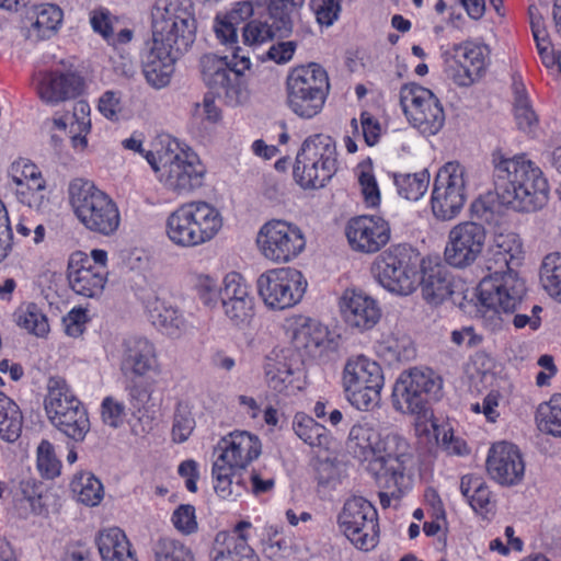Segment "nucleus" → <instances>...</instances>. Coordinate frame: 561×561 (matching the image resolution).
Returning a JSON list of instances; mask_svg holds the SVG:
<instances>
[{
  "label": "nucleus",
  "instance_id": "8",
  "mask_svg": "<svg viewBox=\"0 0 561 561\" xmlns=\"http://www.w3.org/2000/svg\"><path fill=\"white\" fill-rule=\"evenodd\" d=\"M251 67L248 56L241 54L237 47L231 59L213 53L204 54L199 58V69L203 82L221 94L226 103L231 106L248 101L250 92L244 72Z\"/></svg>",
  "mask_w": 561,
  "mask_h": 561
},
{
  "label": "nucleus",
  "instance_id": "62",
  "mask_svg": "<svg viewBox=\"0 0 561 561\" xmlns=\"http://www.w3.org/2000/svg\"><path fill=\"white\" fill-rule=\"evenodd\" d=\"M213 30L217 41L236 50L238 47V26L222 13H217L214 19Z\"/></svg>",
  "mask_w": 561,
  "mask_h": 561
},
{
  "label": "nucleus",
  "instance_id": "52",
  "mask_svg": "<svg viewBox=\"0 0 561 561\" xmlns=\"http://www.w3.org/2000/svg\"><path fill=\"white\" fill-rule=\"evenodd\" d=\"M378 354L390 363L410 359L414 350L409 337L401 335H383L377 346Z\"/></svg>",
  "mask_w": 561,
  "mask_h": 561
},
{
  "label": "nucleus",
  "instance_id": "9",
  "mask_svg": "<svg viewBox=\"0 0 561 561\" xmlns=\"http://www.w3.org/2000/svg\"><path fill=\"white\" fill-rule=\"evenodd\" d=\"M44 410L51 425L75 442H82L90 431L83 403L62 377L47 380Z\"/></svg>",
  "mask_w": 561,
  "mask_h": 561
},
{
  "label": "nucleus",
  "instance_id": "32",
  "mask_svg": "<svg viewBox=\"0 0 561 561\" xmlns=\"http://www.w3.org/2000/svg\"><path fill=\"white\" fill-rule=\"evenodd\" d=\"M458 51V67L450 69V78L459 87H470L486 69L490 48L485 44L465 42L456 49Z\"/></svg>",
  "mask_w": 561,
  "mask_h": 561
},
{
  "label": "nucleus",
  "instance_id": "39",
  "mask_svg": "<svg viewBox=\"0 0 561 561\" xmlns=\"http://www.w3.org/2000/svg\"><path fill=\"white\" fill-rule=\"evenodd\" d=\"M241 471L214 460L211 467L213 486L220 499L236 501L248 490Z\"/></svg>",
  "mask_w": 561,
  "mask_h": 561
},
{
  "label": "nucleus",
  "instance_id": "19",
  "mask_svg": "<svg viewBox=\"0 0 561 561\" xmlns=\"http://www.w3.org/2000/svg\"><path fill=\"white\" fill-rule=\"evenodd\" d=\"M307 279L294 267H275L262 273L256 280L257 293L264 305L284 310L299 304L307 290Z\"/></svg>",
  "mask_w": 561,
  "mask_h": 561
},
{
  "label": "nucleus",
  "instance_id": "27",
  "mask_svg": "<svg viewBox=\"0 0 561 561\" xmlns=\"http://www.w3.org/2000/svg\"><path fill=\"white\" fill-rule=\"evenodd\" d=\"M490 477L501 485H516L525 474V462L518 447L512 443L493 444L486 457Z\"/></svg>",
  "mask_w": 561,
  "mask_h": 561
},
{
  "label": "nucleus",
  "instance_id": "14",
  "mask_svg": "<svg viewBox=\"0 0 561 561\" xmlns=\"http://www.w3.org/2000/svg\"><path fill=\"white\" fill-rule=\"evenodd\" d=\"M342 385L351 404L367 411L380 401L383 373L377 362L364 355L354 356L344 365Z\"/></svg>",
  "mask_w": 561,
  "mask_h": 561
},
{
  "label": "nucleus",
  "instance_id": "31",
  "mask_svg": "<svg viewBox=\"0 0 561 561\" xmlns=\"http://www.w3.org/2000/svg\"><path fill=\"white\" fill-rule=\"evenodd\" d=\"M252 524L239 522L230 533H218L215 538L211 561H260L248 540Z\"/></svg>",
  "mask_w": 561,
  "mask_h": 561
},
{
  "label": "nucleus",
  "instance_id": "61",
  "mask_svg": "<svg viewBox=\"0 0 561 561\" xmlns=\"http://www.w3.org/2000/svg\"><path fill=\"white\" fill-rule=\"evenodd\" d=\"M22 432V414L19 407L0 413V437L7 442H15Z\"/></svg>",
  "mask_w": 561,
  "mask_h": 561
},
{
  "label": "nucleus",
  "instance_id": "41",
  "mask_svg": "<svg viewBox=\"0 0 561 561\" xmlns=\"http://www.w3.org/2000/svg\"><path fill=\"white\" fill-rule=\"evenodd\" d=\"M329 331L320 322L306 317H299L291 324V340L297 350L311 353L324 345Z\"/></svg>",
  "mask_w": 561,
  "mask_h": 561
},
{
  "label": "nucleus",
  "instance_id": "7",
  "mask_svg": "<svg viewBox=\"0 0 561 561\" xmlns=\"http://www.w3.org/2000/svg\"><path fill=\"white\" fill-rule=\"evenodd\" d=\"M424 259L412 247L392 244L379 253L371 263V275L387 291L409 296L419 285Z\"/></svg>",
  "mask_w": 561,
  "mask_h": 561
},
{
  "label": "nucleus",
  "instance_id": "25",
  "mask_svg": "<svg viewBox=\"0 0 561 561\" xmlns=\"http://www.w3.org/2000/svg\"><path fill=\"white\" fill-rule=\"evenodd\" d=\"M33 87L43 103L57 105L80 95L84 81L72 69H49L34 73Z\"/></svg>",
  "mask_w": 561,
  "mask_h": 561
},
{
  "label": "nucleus",
  "instance_id": "28",
  "mask_svg": "<svg viewBox=\"0 0 561 561\" xmlns=\"http://www.w3.org/2000/svg\"><path fill=\"white\" fill-rule=\"evenodd\" d=\"M339 306L345 324L359 332L373 329L381 317L378 302L362 290L346 289Z\"/></svg>",
  "mask_w": 561,
  "mask_h": 561
},
{
  "label": "nucleus",
  "instance_id": "12",
  "mask_svg": "<svg viewBox=\"0 0 561 561\" xmlns=\"http://www.w3.org/2000/svg\"><path fill=\"white\" fill-rule=\"evenodd\" d=\"M336 171V148L325 134L306 138L293 169L295 181L304 188H320Z\"/></svg>",
  "mask_w": 561,
  "mask_h": 561
},
{
  "label": "nucleus",
  "instance_id": "40",
  "mask_svg": "<svg viewBox=\"0 0 561 561\" xmlns=\"http://www.w3.org/2000/svg\"><path fill=\"white\" fill-rule=\"evenodd\" d=\"M90 111V105L87 102L79 101L73 106L69 123L64 118L54 119V125L59 130H65L69 126L71 146L80 152L88 147L87 136L91 130Z\"/></svg>",
  "mask_w": 561,
  "mask_h": 561
},
{
  "label": "nucleus",
  "instance_id": "45",
  "mask_svg": "<svg viewBox=\"0 0 561 561\" xmlns=\"http://www.w3.org/2000/svg\"><path fill=\"white\" fill-rule=\"evenodd\" d=\"M16 324L28 333L45 337L49 333V323L46 314L34 302H27L15 311Z\"/></svg>",
  "mask_w": 561,
  "mask_h": 561
},
{
  "label": "nucleus",
  "instance_id": "37",
  "mask_svg": "<svg viewBox=\"0 0 561 561\" xmlns=\"http://www.w3.org/2000/svg\"><path fill=\"white\" fill-rule=\"evenodd\" d=\"M95 543L102 561H138L129 539L118 527L100 530Z\"/></svg>",
  "mask_w": 561,
  "mask_h": 561
},
{
  "label": "nucleus",
  "instance_id": "10",
  "mask_svg": "<svg viewBox=\"0 0 561 561\" xmlns=\"http://www.w3.org/2000/svg\"><path fill=\"white\" fill-rule=\"evenodd\" d=\"M331 84L327 70L310 62L294 68L286 80V102L300 118L311 119L324 108Z\"/></svg>",
  "mask_w": 561,
  "mask_h": 561
},
{
  "label": "nucleus",
  "instance_id": "1",
  "mask_svg": "<svg viewBox=\"0 0 561 561\" xmlns=\"http://www.w3.org/2000/svg\"><path fill=\"white\" fill-rule=\"evenodd\" d=\"M125 149L141 153L168 190L188 193L202 185L206 169L197 153L170 135L159 136L152 149L145 151L142 140L131 136L122 141Z\"/></svg>",
  "mask_w": 561,
  "mask_h": 561
},
{
  "label": "nucleus",
  "instance_id": "21",
  "mask_svg": "<svg viewBox=\"0 0 561 561\" xmlns=\"http://www.w3.org/2000/svg\"><path fill=\"white\" fill-rule=\"evenodd\" d=\"M220 305L226 319L239 329L249 327L255 314V298L247 279L237 272L225 275L221 282Z\"/></svg>",
  "mask_w": 561,
  "mask_h": 561
},
{
  "label": "nucleus",
  "instance_id": "23",
  "mask_svg": "<svg viewBox=\"0 0 561 561\" xmlns=\"http://www.w3.org/2000/svg\"><path fill=\"white\" fill-rule=\"evenodd\" d=\"M345 237L352 251L375 254L389 243L391 227L389 221L380 216H355L346 222Z\"/></svg>",
  "mask_w": 561,
  "mask_h": 561
},
{
  "label": "nucleus",
  "instance_id": "5",
  "mask_svg": "<svg viewBox=\"0 0 561 561\" xmlns=\"http://www.w3.org/2000/svg\"><path fill=\"white\" fill-rule=\"evenodd\" d=\"M478 314L490 332L500 331L504 316L512 313L525 294V284L516 272L493 271L477 288Z\"/></svg>",
  "mask_w": 561,
  "mask_h": 561
},
{
  "label": "nucleus",
  "instance_id": "50",
  "mask_svg": "<svg viewBox=\"0 0 561 561\" xmlns=\"http://www.w3.org/2000/svg\"><path fill=\"white\" fill-rule=\"evenodd\" d=\"M540 282L543 289L561 302V253L554 252L545 256L540 267Z\"/></svg>",
  "mask_w": 561,
  "mask_h": 561
},
{
  "label": "nucleus",
  "instance_id": "57",
  "mask_svg": "<svg viewBox=\"0 0 561 561\" xmlns=\"http://www.w3.org/2000/svg\"><path fill=\"white\" fill-rule=\"evenodd\" d=\"M196 422L192 407L187 402H179L175 407L172 424V439L175 443H184L192 435Z\"/></svg>",
  "mask_w": 561,
  "mask_h": 561
},
{
  "label": "nucleus",
  "instance_id": "36",
  "mask_svg": "<svg viewBox=\"0 0 561 561\" xmlns=\"http://www.w3.org/2000/svg\"><path fill=\"white\" fill-rule=\"evenodd\" d=\"M423 299L431 306H439L454 295V279L447 270L439 264L424 261L419 285Z\"/></svg>",
  "mask_w": 561,
  "mask_h": 561
},
{
  "label": "nucleus",
  "instance_id": "2",
  "mask_svg": "<svg viewBox=\"0 0 561 561\" xmlns=\"http://www.w3.org/2000/svg\"><path fill=\"white\" fill-rule=\"evenodd\" d=\"M495 187L502 202L517 211H534L548 201L549 185L541 169L525 154H494Z\"/></svg>",
  "mask_w": 561,
  "mask_h": 561
},
{
  "label": "nucleus",
  "instance_id": "18",
  "mask_svg": "<svg viewBox=\"0 0 561 561\" xmlns=\"http://www.w3.org/2000/svg\"><path fill=\"white\" fill-rule=\"evenodd\" d=\"M340 531L360 551H371L378 545V514L375 506L362 496L345 501L337 516Z\"/></svg>",
  "mask_w": 561,
  "mask_h": 561
},
{
  "label": "nucleus",
  "instance_id": "11",
  "mask_svg": "<svg viewBox=\"0 0 561 561\" xmlns=\"http://www.w3.org/2000/svg\"><path fill=\"white\" fill-rule=\"evenodd\" d=\"M442 379L432 369L411 368L402 371L392 390L393 408L419 420L428 419V405L440 397Z\"/></svg>",
  "mask_w": 561,
  "mask_h": 561
},
{
  "label": "nucleus",
  "instance_id": "33",
  "mask_svg": "<svg viewBox=\"0 0 561 561\" xmlns=\"http://www.w3.org/2000/svg\"><path fill=\"white\" fill-rule=\"evenodd\" d=\"M410 462L394 460L386 468V465L380 461L373 462L369 473L380 489L379 500L383 508L390 506L391 500H399L407 491L409 479L405 471Z\"/></svg>",
  "mask_w": 561,
  "mask_h": 561
},
{
  "label": "nucleus",
  "instance_id": "60",
  "mask_svg": "<svg viewBox=\"0 0 561 561\" xmlns=\"http://www.w3.org/2000/svg\"><path fill=\"white\" fill-rule=\"evenodd\" d=\"M310 9L319 25L332 26L342 12V0H310Z\"/></svg>",
  "mask_w": 561,
  "mask_h": 561
},
{
  "label": "nucleus",
  "instance_id": "26",
  "mask_svg": "<svg viewBox=\"0 0 561 561\" xmlns=\"http://www.w3.org/2000/svg\"><path fill=\"white\" fill-rule=\"evenodd\" d=\"M261 453V439L248 431H233L225 435L214 450L216 461L239 470L248 468Z\"/></svg>",
  "mask_w": 561,
  "mask_h": 561
},
{
  "label": "nucleus",
  "instance_id": "43",
  "mask_svg": "<svg viewBox=\"0 0 561 561\" xmlns=\"http://www.w3.org/2000/svg\"><path fill=\"white\" fill-rule=\"evenodd\" d=\"M293 428L296 435L311 447L328 448L330 443L329 431L305 413H297L294 417Z\"/></svg>",
  "mask_w": 561,
  "mask_h": 561
},
{
  "label": "nucleus",
  "instance_id": "54",
  "mask_svg": "<svg viewBox=\"0 0 561 561\" xmlns=\"http://www.w3.org/2000/svg\"><path fill=\"white\" fill-rule=\"evenodd\" d=\"M428 426L433 430V435L437 444L450 455L465 456L470 449L467 443L454 435L451 427L448 425H437L434 421L424 423V432H428Z\"/></svg>",
  "mask_w": 561,
  "mask_h": 561
},
{
  "label": "nucleus",
  "instance_id": "46",
  "mask_svg": "<svg viewBox=\"0 0 561 561\" xmlns=\"http://www.w3.org/2000/svg\"><path fill=\"white\" fill-rule=\"evenodd\" d=\"M71 490L78 502L87 506L99 505L104 495L101 481L89 472L75 476L71 481Z\"/></svg>",
  "mask_w": 561,
  "mask_h": 561
},
{
  "label": "nucleus",
  "instance_id": "34",
  "mask_svg": "<svg viewBox=\"0 0 561 561\" xmlns=\"http://www.w3.org/2000/svg\"><path fill=\"white\" fill-rule=\"evenodd\" d=\"M524 257L523 243L515 232H496L488 250L489 271L516 272Z\"/></svg>",
  "mask_w": 561,
  "mask_h": 561
},
{
  "label": "nucleus",
  "instance_id": "4",
  "mask_svg": "<svg viewBox=\"0 0 561 561\" xmlns=\"http://www.w3.org/2000/svg\"><path fill=\"white\" fill-rule=\"evenodd\" d=\"M70 206L82 226L95 234L111 237L121 225V213L114 199L92 181L77 178L68 185Z\"/></svg>",
  "mask_w": 561,
  "mask_h": 561
},
{
  "label": "nucleus",
  "instance_id": "56",
  "mask_svg": "<svg viewBox=\"0 0 561 561\" xmlns=\"http://www.w3.org/2000/svg\"><path fill=\"white\" fill-rule=\"evenodd\" d=\"M36 468L44 479H55L60 474L61 461L58 459L54 445L43 439L36 449Z\"/></svg>",
  "mask_w": 561,
  "mask_h": 561
},
{
  "label": "nucleus",
  "instance_id": "30",
  "mask_svg": "<svg viewBox=\"0 0 561 561\" xmlns=\"http://www.w3.org/2000/svg\"><path fill=\"white\" fill-rule=\"evenodd\" d=\"M145 314L148 321L162 334L180 337L191 324L183 312L167 298L149 294L144 299Z\"/></svg>",
  "mask_w": 561,
  "mask_h": 561
},
{
  "label": "nucleus",
  "instance_id": "16",
  "mask_svg": "<svg viewBox=\"0 0 561 561\" xmlns=\"http://www.w3.org/2000/svg\"><path fill=\"white\" fill-rule=\"evenodd\" d=\"M260 254L274 264L289 263L306 249V237L296 224L272 219L261 226L256 234Z\"/></svg>",
  "mask_w": 561,
  "mask_h": 561
},
{
  "label": "nucleus",
  "instance_id": "51",
  "mask_svg": "<svg viewBox=\"0 0 561 561\" xmlns=\"http://www.w3.org/2000/svg\"><path fill=\"white\" fill-rule=\"evenodd\" d=\"M305 0H267L268 20L276 23L280 35L291 32V14L300 9Z\"/></svg>",
  "mask_w": 561,
  "mask_h": 561
},
{
  "label": "nucleus",
  "instance_id": "17",
  "mask_svg": "<svg viewBox=\"0 0 561 561\" xmlns=\"http://www.w3.org/2000/svg\"><path fill=\"white\" fill-rule=\"evenodd\" d=\"M469 176L466 168L457 161L446 162L436 173L431 206L439 220H451L462 209L467 199Z\"/></svg>",
  "mask_w": 561,
  "mask_h": 561
},
{
  "label": "nucleus",
  "instance_id": "38",
  "mask_svg": "<svg viewBox=\"0 0 561 561\" xmlns=\"http://www.w3.org/2000/svg\"><path fill=\"white\" fill-rule=\"evenodd\" d=\"M64 13L61 9L51 3L33 5L27 13L31 25L27 28L30 38L36 41L51 37L61 25Z\"/></svg>",
  "mask_w": 561,
  "mask_h": 561
},
{
  "label": "nucleus",
  "instance_id": "58",
  "mask_svg": "<svg viewBox=\"0 0 561 561\" xmlns=\"http://www.w3.org/2000/svg\"><path fill=\"white\" fill-rule=\"evenodd\" d=\"M18 199L30 208L42 209L47 203L46 182L44 179L31 181L15 188Z\"/></svg>",
  "mask_w": 561,
  "mask_h": 561
},
{
  "label": "nucleus",
  "instance_id": "55",
  "mask_svg": "<svg viewBox=\"0 0 561 561\" xmlns=\"http://www.w3.org/2000/svg\"><path fill=\"white\" fill-rule=\"evenodd\" d=\"M154 561H195L192 549L179 540L160 538L153 547Z\"/></svg>",
  "mask_w": 561,
  "mask_h": 561
},
{
  "label": "nucleus",
  "instance_id": "22",
  "mask_svg": "<svg viewBox=\"0 0 561 561\" xmlns=\"http://www.w3.org/2000/svg\"><path fill=\"white\" fill-rule=\"evenodd\" d=\"M264 374L268 388L284 397L297 394L306 385L300 362L291 350L273 351L265 359Z\"/></svg>",
  "mask_w": 561,
  "mask_h": 561
},
{
  "label": "nucleus",
  "instance_id": "24",
  "mask_svg": "<svg viewBox=\"0 0 561 561\" xmlns=\"http://www.w3.org/2000/svg\"><path fill=\"white\" fill-rule=\"evenodd\" d=\"M119 369L127 378H148L161 373L156 345L146 336L125 337L118 350Z\"/></svg>",
  "mask_w": 561,
  "mask_h": 561
},
{
  "label": "nucleus",
  "instance_id": "6",
  "mask_svg": "<svg viewBox=\"0 0 561 561\" xmlns=\"http://www.w3.org/2000/svg\"><path fill=\"white\" fill-rule=\"evenodd\" d=\"M151 18L154 44L185 54L195 42L197 22L190 0H157Z\"/></svg>",
  "mask_w": 561,
  "mask_h": 561
},
{
  "label": "nucleus",
  "instance_id": "3",
  "mask_svg": "<svg viewBox=\"0 0 561 561\" xmlns=\"http://www.w3.org/2000/svg\"><path fill=\"white\" fill-rule=\"evenodd\" d=\"M222 211L206 201H192L178 206L167 218L169 240L181 248H196L213 241L224 229Z\"/></svg>",
  "mask_w": 561,
  "mask_h": 561
},
{
  "label": "nucleus",
  "instance_id": "44",
  "mask_svg": "<svg viewBox=\"0 0 561 561\" xmlns=\"http://www.w3.org/2000/svg\"><path fill=\"white\" fill-rule=\"evenodd\" d=\"M430 173L422 170L416 173H400L393 175V183L398 194L412 202L421 199L428 190Z\"/></svg>",
  "mask_w": 561,
  "mask_h": 561
},
{
  "label": "nucleus",
  "instance_id": "42",
  "mask_svg": "<svg viewBox=\"0 0 561 561\" xmlns=\"http://www.w3.org/2000/svg\"><path fill=\"white\" fill-rule=\"evenodd\" d=\"M459 489L474 512L485 514L491 511V491L482 477L472 473L462 476Z\"/></svg>",
  "mask_w": 561,
  "mask_h": 561
},
{
  "label": "nucleus",
  "instance_id": "13",
  "mask_svg": "<svg viewBox=\"0 0 561 561\" xmlns=\"http://www.w3.org/2000/svg\"><path fill=\"white\" fill-rule=\"evenodd\" d=\"M347 447L356 458L367 462L368 472L374 461L382 462L386 468L394 460H412L408 443L403 438L397 435L381 437L369 422H358L352 426Z\"/></svg>",
  "mask_w": 561,
  "mask_h": 561
},
{
  "label": "nucleus",
  "instance_id": "59",
  "mask_svg": "<svg viewBox=\"0 0 561 561\" xmlns=\"http://www.w3.org/2000/svg\"><path fill=\"white\" fill-rule=\"evenodd\" d=\"M194 288L204 306L215 308L221 298V285L208 274H198L195 277Z\"/></svg>",
  "mask_w": 561,
  "mask_h": 561
},
{
  "label": "nucleus",
  "instance_id": "48",
  "mask_svg": "<svg viewBox=\"0 0 561 561\" xmlns=\"http://www.w3.org/2000/svg\"><path fill=\"white\" fill-rule=\"evenodd\" d=\"M536 422L540 431L561 436V393L553 394L549 401L539 404Z\"/></svg>",
  "mask_w": 561,
  "mask_h": 561
},
{
  "label": "nucleus",
  "instance_id": "20",
  "mask_svg": "<svg viewBox=\"0 0 561 561\" xmlns=\"http://www.w3.org/2000/svg\"><path fill=\"white\" fill-rule=\"evenodd\" d=\"M485 239L486 231L482 225L473 221L457 224L447 236L444 250L446 263L457 268L472 265L482 254Z\"/></svg>",
  "mask_w": 561,
  "mask_h": 561
},
{
  "label": "nucleus",
  "instance_id": "63",
  "mask_svg": "<svg viewBox=\"0 0 561 561\" xmlns=\"http://www.w3.org/2000/svg\"><path fill=\"white\" fill-rule=\"evenodd\" d=\"M10 175L16 187L26 185L31 181L44 179L37 165L27 159L14 161L10 168Z\"/></svg>",
  "mask_w": 561,
  "mask_h": 561
},
{
  "label": "nucleus",
  "instance_id": "15",
  "mask_svg": "<svg viewBox=\"0 0 561 561\" xmlns=\"http://www.w3.org/2000/svg\"><path fill=\"white\" fill-rule=\"evenodd\" d=\"M399 103L408 123L424 136L438 134L445 125V111L435 93L414 82L399 90Z\"/></svg>",
  "mask_w": 561,
  "mask_h": 561
},
{
  "label": "nucleus",
  "instance_id": "47",
  "mask_svg": "<svg viewBox=\"0 0 561 561\" xmlns=\"http://www.w3.org/2000/svg\"><path fill=\"white\" fill-rule=\"evenodd\" d=\"M513 108L516 123L520 129L530 128L536 122L537 116L533 110L528 93L524 82L518 77H513Z\"/></svg>",
  "mask_w": 561,
  "mask_h": 561
},
{
  "label": "nucleus",
  "instance_id": "29",
  "mask_svg": "<svg viewBox=\"0 0 561 561\" xmlns=\"http://www.w3.org/2000/svg\"><path fill=\"white\" fill-rule=\"evenodd\" d=\"M67 277L71 289L80 296L96 298L102 295L107 282V271L92 267L88 254L73 252L68 261Z\"/></svg>",
  "mask_w": 561,
  "mask_h": 561
},
{
  "label": "nucleus",
  "instance_id": "53",
  "mask_svg": "<svg viewBox=\"0 0 561 561\" xmlns=\"http://www.w3.org/2000/svg\"><path fill=\"white\" fill-rule=\"evenodd\" d=\"M243 41L247 45L259 46L272 41L275 36H282L276 23H270L265 20L254 19L248 22L243 27Z\"/></svg>",
  "mask_w": 561,
  "mask_h": 561
},
{
  "label": "nucleus",
  "instance_id": "64",
  "mask_svg": "<svg viewBox=\"0 0 561 561\" xmlns=\"http://www.w3.org/2000/svg\"><path fill=\"white\" fill-rule=\"evenodd\" d=\"M101 416L105 425L117 428L125 421L126 407L113 397H105L101 403Z\"/></svg>",
  "mask_w": 561,
  "mask_h": 561
},
{
  "label": "nucleus",
  "instance_id": "35",
  "mask_svg": "<svg viewBox=\"0 0 561 561\" xmlns=\"http://www.w3.org/2000/svg\"><path fill=\"white\" fill-rule=\"evenodd\" d=\"M182 55L152 42L142 59V72L147 83L157 90L169 85L174 73L175 62Z\"/></svg>",
  "mask_w": 561,
  "mask_h": 561
},
{
  "label": "nucleus",
  "instance_id": "49",
  "mask_svg": "<svg viewBox=\"0 0 561 561\" xmlns=\"http://www.w3.org/2000/svg\"><path fill=\"white\" fill-rule=\"evenodd\" d=\"M355 172L365 205L370 208L378 207L381 195L371 160L367 159L358 163Z\"/></svg>",
  "mask_w": 561,
  "mask_h": 561
}]
</instances>
